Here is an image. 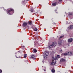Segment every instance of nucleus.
I'll use <instances>...</instances> for the list:
<instances>
[{"instance_id": "21", "label": "nucleus", "mask_w": 73, "mask_h": 73, "mask_svg": "<svg viewBox=\"0 0 73 73\" xmlns=\"http://www.w3.org/2000/svg\"><path fill=\"white\" fill-rule=\"evenodd\" d=\"M62 43V42H61V41H59L58 42V44H61Z\"/></svg>"}, {"instance_id": "28", "label": "nucleus", "mask_w": 73, "mask_h": 73, "mask_svg": "<svg viewBox=\"0 0 73 73\" xmlns=\"http://www.w3.org/2000/svg\"><path fill=\"white\" fill-rule=\"evenodd\" d=\"M30 11L31 12H33V10H30Z\"/></svg>"}, {"instance_id": "2", "label": "nucleus", "mask_w": 73, "mask_h": 73, "mask_svg": "<svg viewBox=\"0 0 73 73\" xmlns=\"http://www.w3.org/2000/svg\"><path fill=\"white\" fill-rule=\"evenodd\" d=\"M6 11L7 13L9 15H11V14H13L14 13V10L12 9H10V10H9L7 9Z\"/></svg>"}, {"instance_id": "11", "label": "nucleus", "mask_w": 73, "mask_h": 73, "mask_svg": "<svg viewBox=\"0 0 73 73\" xmlns=\"http://www.w3.org/2000/svg\"><path fill=\"white\" fill-rule=\"evenodd\" d=\"M68 55L70 56L73 55V54H72V53L71 52H68Z\"/></svg>"}, {"instance_id": "30", "label": "nucleus", "mask_w": 73, "mask_h": 73, "mask_svg": "<svg viewBox=\"0 0 73 73\" xmlns=\"http://www.w3.org/2000/svg\"><path fill=\"white\" fill-rule=\"evenodd\" d=\"M60 2H61V1H62V0H58Z\"/></svg>"}, {"instance_id": "13", "label": "nucleus", "mask_w": 73, "mask_h": 73, "mask_svg": "<svg viewBox=\"0 0 73 73\" xmlns=\"http://www.w3.org/2000/svg\"><path fill=\"white\" fill-rule=\"evenodd\" d=\"M57 5V2H55L52 4V5L54 6H56Z\"/></svg>"}, {"instance_id": "15", "label": "nucleus", "mask_w": 73, "mask_h": 73, "mask_svg": "<svg viewBox=\"0 0 73 73\" xmlns=\"http://www.w3.org/2000/svg\"><path fill=\"white\" fill-rule=\"evenodd\" d=\"M39 13L40 11H38L36 13H35V15H37V14H38V13Z\"/></svg>"}, {"instance_id": "36", "label": "nucleus", "mask_w": 73, "mask_h": 73, "mask_svg": "<svg viewBox=\"0 0 73 73\" xmlns=\"http://www.w3.org/2000/svg\"><path fill=\"white\" fill-rule=\"evenodd\" d=\"M26 1H29V0H26Z\"/></svg>"}, {"instance_id": "39", "label": "nucleus", "mask_w": 73, "mask_h": 73, "mask_svg": "<svg viewBox=\"0 0 73 73\" xmlns=\"http://www.w3.org/2000/svg\"><path fill=\"white\" fill-rule=\"evenodd\" d=\"M57 37H58V36Z\"/></svg>"}, {"instance_id": "10", "label": "nucleus", "mask_w": 73, "mask_h": 73, "mask_svg": "<svg viewBox=\"0 0 73 73\" xmlns=\"http://www.w3.org/2000/svg\"><path fill=\"white\" fill-rule=\"evenodd\" d=\"M27 1H25V0H23L22 2V4H23L24 5H25V2Z\"/></svg>"}, {"instance_id": "24", "label": "nucleus", "mask_w": 73, "mask_h": 73, "mask_svg": "<svg viewBox=\"0 0 73 73\" xmlns=\"http://www.w3.org/2000/svg\"><path fill=\"white\" fill-rule=\"evenodd\" d=\"M60 52L61 53H62V50H60Z\"/></svg>"}, {"instance_id": "38", "label": "nucleus", "mask_w": 73, "mask_h": 73, "mask_svg": "<svg viewBox=\"0 0 73 73\" xmlns=\"http://www.w3.org/2000/svg\"><path fill=\"white\" fill-rule=\"evenodd\" d=\"M44 71H45L46 70H44Z\"/></svg>"}, {"instance_id": "3", "label": "nucleus", "mask_w": 73, "mask_h": 73, "mask_svg": "<svg viewBox=\"0 0 73 73\" xmlns=\"http://www.w3.org/2000/svg\"><path fill=\"white\" fill-rule=\"evenodd\" d=\"M52 61L51 64V65H54L56 62V59H54V57L52 58Z\"/></svg>"}, {"instance_id": "27", "label": "nucleus", "mask_w": 73, "mask_h": 73, "mask_svg": "<svg viewBox=\"0 0 73 73\" xmlns=\"http://www.w3.org/2000/svg\"><path fill=\"white\" fill-rule=\"evenodd\" d=\"M72 13H70L69 14V15H72Z\"/></svg>"}, {"instance_id": "9", "label": "nucleus", "mask_w": 73, "mask_h": 73, "mask_svg": "<svg viewBox=\"0 0 73 73\" xmlns=\"http://www.w3.org/2000/svg\"><path fill=\"white\" fill-rule=\"evenodd\" d=\"M34 45L35 46H36V47H37L38 46H39V44L38 43H36V42H35V44H34Z\"/></svg>"}, {"instance_id": "29", "label": "nucleus", "mask_w": 73, "mask_h": 73, "mask_svg": "<svg viewBox=\"0 0 73 73\" xmlns=\"http://www.w3.org/2000/svg\"><path fill=\"white\" fill-rule=\"evenodd\" d=\"M64 54L62 53L61 54V56H64Z\"/></svg>"}, {"instance_id": "20", "label": "nucleus", "mask_w": 73, "mask_h": 73, "mask_svg": "<svg viewBox=\"0 0 73 73\" xmlns=\"http://www.w3.org/2000/svg\"><path fill=\"white\" fill-rule=\"evenodd\" d=\"M64 37V36H61L59 38V40H61V38H62V37Z\"/></svg>"}, {"instance_id": "22", "label": "nucleus", "mask_w": 73, "mask_h": 73, "mask_svg": "<svg viewBox=\"0 0 73 73\" xmlns=\"http://www.w3.org/2000/svg\"><path fill=\"white\" fill-rule=\"evenodd\" d=\"M27 57V54H24V58H26Z\"/></svg>"}, {"instance_id": "16", "label": "nucleus", "mask_w": 73, "mask_h": 73, "mask_svg": "<svg viewBox=\"0 0 73 73\" xmlns=\"http://www.w3.org/2000/svg\"><path fill=\"white\" fill-rule=\"evenodd\" d=\"M51 72H52V73H54L55 72V70L54 69H52L51 70Z\"/></svg>"}, {"instance_id": "5", "label": "nucleus", "mask_w": 73, "mask_h": 73, "mask_svg": "<svg viewBox=\"0 0 73 73\" xmlns=\"http://www.w3.org/2000/svg\"><path fill=\"white\" fill-rule=\"evenodd\" d=\"M73 38H70L68 40V41L69 42H72L73 41Z\"/></svg>"}, {"instance_id": "14", "label": "nucleus", "mask_w": 73, "mask_h": 73, "mask_svg": "<svg viewBox=\"0 0 73 73\" xmlns=\"http://www.w3.org/2000/svg\"><path fill=\"white\" fill-rule=\"evenodd\" d=\"M28 24L29 25H31L32 24V22L29 21L28 22Z\"/></svg>"}, {"instance_id": "17", "label": "nucleus", "mask_w": 73, "mask_h": 73, "mask_svg": "<svg viewBox=\"0 0 73 73\" xmlns=\"http://www.w3.org/2000/svg\"><path fill=\"white\" fill-rule=\"evenodd\" d=\"M67 55H68V52H65L64 53V56H67Z\"/></svg>"}, {"instance_id": "34", "label": "nucleus", "mask_w": 73, "mask_h": 73, "mask_svg": "<svg viewBox=\"0 0 73 73\" xmlns=\"http://www.w3.org/2000/svg\"><path fill=\"white\" fill-rule=\"evenodd\" d=\"M53 24H55V23H53Z\"/></svg>"}, {"instance_id": "37", "label": "nucleus", "mask_w": 73, "mask_h": 73, "mask_svg": "<svg viewBox=\"0 0 73 73\" xmlns=\"http://www.w3.org/2000/svg\"><path fill=\"white\" fill-rule=\"evenodd\" d=\"M18 52H19V53H20V51H18Z\"/></svg>"}, {"instance_id": "7", "label": "nucleus", "mask_w": 73, "mask_h": 73, "mask_svg": "<svg viewBox=\"0 0 73 73\" xmlns=\"http://www.w3.org/2000/svg\"><path fill=\"white\" fill-rule=\"evenodd\" d=\"M27 23L26 22H24L23 24V27H25L27 26Z\"/></svg>"}, {"instance_id": "23", "label": "nucleus", "mask_w": 73, "mask_h": 73, "mask_svg": "<svg viewBox=\"0 0 73 73\" xmlns=\"http://www.w3.org/2000/svg\"><path fill=\"white\" fill-rule=\"evenodd\" d=\"M57 57H58V58H60V56L59 55H57Z\"/></svg>"}, {"instance_id": "12", "label": "nucleus", "mask_w": 73, "mask_h": 73, "mask_svg": "<svg viewBox=\"0 0 73 73\" xmlns=\"http://www.w3.org/2000/svg\"><path fill=\"white\" fill-rule=\"evenodd\" d=\"M60 61L61 62H63L64 61V59L62 58L60 60Z\"/></svg>"}, {"instance_id": "18", "label": "nucleus", "mask_w": 73, "mask_h": 73, "mask_svg": "<svg viewBox=\"0 0 73 73\" xmlns=\"http://www.w3.org/2000/svg\"><path fill=\"white\" fill-rule=\"evenodd\" d=\"M37 50H36V49H34V53H36L37 52Z\"/></svg>"}, {"instance_id": "8", "label": "nucleus", "mask_w": 73, "mask_h": 73, "mask_svg": "<svg viewBox=\"0 0 73 73\" xmlns=\"http://www.w3.org/2000/svg\"><path fill=\"white\" fill-rule=\"evenodd\" d=\"M31 58H32V59H33V60H35V56L34 55H32L31 56Z\"/></svg>"}, {"instance_id": "25", "label": "nucleus", "mask_w": 73, "mask_h": 73, "mask_svg": "<svg viewBox=\"0 0 73 73\" xmlns=\"http://www.w3.org/2000/svg\"><path fill=\"white\" fill-rule=\"evenodd\" d=\"M2 73V70L1 69H0V73Z\"/></svg>"}, {"instance_id": "4", "label": "nucleus", "mask_w": 73, "mask_h": 73, "mask_svg": "<svg viewBox=\"0 0 73 73\" xmlns=\"http://www.w3.org/2000/svg\"><path fill=\"white\" fill-rule=\"evenodd\" d=\"M49 55V52H44V58H46Z\"/></svg>"}, {"instance_id": "1", "label": "nucleus", "mask_w": 73, "mask_h": 73, "mask_svg": "<svg viewBox=\"0 0 73 73\" xmlns=\"http://www.w3.org/2000/svg\"><path fill=\"white\" fill-rule=\"evenodd\" d=\"M48 48L49 49H50V48H52L53 46H56L57 45V42H54L52 43L51 44L50 43H48Z\"/></svg>"}, {"instance_id": "33", "label": "nucleus", "mask_w": 73, "mask_h": 73, "mask_svg": "<svg viewBox=\"0 0 73 73\" xmlns=\"http://www.w3.org/2000/svg\"><path fill=\"white\" fill-rule=\"evenodd\" d=\"M55 12H56L57 11V10H55Z\"/></svg>"}, {"instance_id": "26", "label": "nucleus", "mask_w": 73, "mask_h": 73, "mask_svg": "<svg viewBox=\"0 0 73 73\" xmlns=\"http://www.w3.org/2000/svg\"><path fill=\"white\" fill-rule=\"evenodd\" d=\"M16 57L17 58H20V56H16Z\"/></svg>"}, {"instance_id": "32", "label": "nucleus", "mask_w": 73, "mask_h": 73, "mask_svg": "<svg viewBox=\"0 0 73 73\" xmlns=\"http://www.w3.org/2000/svg\"><path fill=\"white\" fill-rule=\"evenodd\" d=\"M64 62H66V60H65V59H64Z\"/></svg>"}, {"instance_id": "31", "label": "nucleus", "mask_w": 73, "mask_h": 73, "mask_svg": "<svg viewBox=\"0 0 73 73\" xmlns=\"http://www.w3.org/2000/svg\"><path fill=\"white\" fill-rule=\"evenodd\" d=\"M22 48H25V46H22Z\"/></svg>"}, {"instance_id": "19", "label": "nucleus", "mask_w": 73, "mask_h": 73, "mask_svg": "<svg viewBox=\"0 0 73 73\" xmlns=\"http://www.w3.org/2000/svg\"><path fill=\"white\" fill-rule=\"evenodd\" d=\"M38 30L37 28H35L34 29V31H37Z\"/></svg>"}, {"instance_id": "6", "label": "nucleus", "mask_w": 73, "mask_h": 73, "mask_svg": "<svg viewBox=\"0 0 73 73\" xmlns=\"http://www.w3.org/2000/svg\"><path fill=\"white\" fill-rule=\"evenodd\" d=\"M73 26L72 25H71L70 26V27H68V29H73Z\"/></svg>"}, {"instance_id": "35", "label": "nucleus", "mask_w": 73, "mask_h": 73, "mask_svg": "<svg viewBox=\"0 0 73 73\" xmlns=\"http://www.w3.org/2000/svg\"><path fill=\"white\" fill-rule=\"evenodd\" d=\"M66 23L67 24H68V22H66Z\"/></svg>"}]
</instances>
